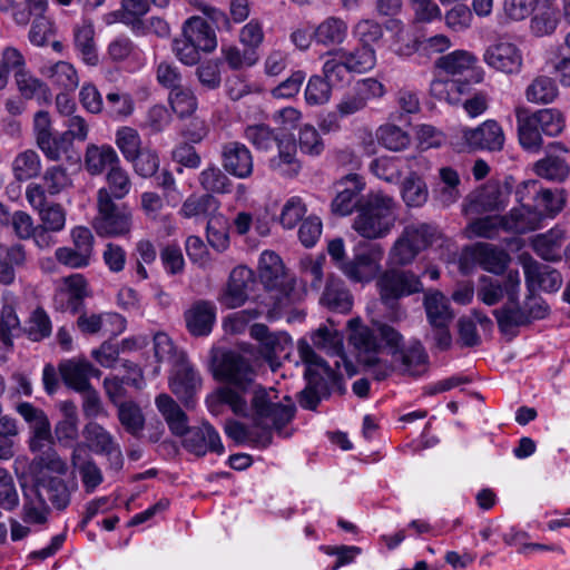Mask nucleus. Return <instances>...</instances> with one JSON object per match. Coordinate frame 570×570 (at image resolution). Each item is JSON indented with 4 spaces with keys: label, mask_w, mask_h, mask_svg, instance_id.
<instances>
[{
    "label": "nucleus",
    "mask_w": 570,
    "mask_h": 570,
    "mask_svg": "<svg viewBox=\"0 0 570 570\" xmlns=\"http://www.w3.org/2000/svg\"><path fill=\"white\" fill-rule=\"evenodd\" d=\"M216 376L227 385L207 397L206 404L210 413L219 415L224 405H228L233 413H246L247 395L255 387L262 386L255 382L256 372L250 361L238 352H225L217 365Z\"/></svg>",
    "instance_id": "nucleus-1"
},
{
    "label": "nucleus",
    "mask_w": 570,
    "mask_h": 570,
    "mask_svg": "<svg viewBox=\"0 0 570 570\" xmlns=\"http://www.w3.org/2000/svg\"><path fill=\"white\" fill-rule=\"evenodd\" d=\"M246 413H235L236 415L247 417L254 429L261 432L258 439L264 446L272 443V432L275 431L281 436H288L284 431L295 415V404L291 397H284V402L278 397L276 390L264 386L255 387L249 395Z\"/></svg>",
    "instance_id": "nucleus-2"
},
{
    "label": "nucleus",
    "mask_w": 570,
    "mask_h": 570,
    "mask_svg": "<svg viewBox=\"0 0 570 570\" xmlns=\"http://www.w3.org/2000/svg\"><path fill=\"white\" fill-rule=\"evenodd\" d=\"M396 220V200L383 191H375L362 198L352 228L365 239H380L392 232Z\"/></svg>",
    "instance_id": "nucleus-3"
},
{
    "label": "nucleus",
    "mask_w": 570,
    "mask_h": 570,
    "mask_svg": "<svg viewBox=\"0 0 570 570\" xmlns=\"http://www.w3.org/2000/svg\"><path fill=\"white\" fill-rule=\"evenodd\" d=\"M299 357L307 365L305 377L307 384L298 394V403L305 410H316L322 399L328 397L330 381H334L336 373L318 356L313 346L305 340L297 344Z\"/></svg>",
    "instance_id": "nucleus-4"
},
{
    "label": "nucleus",
    "mask_w": 570,
    "mask_h": 570,
    "mask_svg": "<svg viewBox=\"0 0 570 570\" xmlns=\"http://www.w3.org/2000/svg\"><path fill=\"white\" fill-rule=\"evenodd\" d=\"M382 341L390 348L395 366L405 374L419 376L428 370V354L419 341L402 345V335L392 326L373 322Z\"/></svg>",
    "instance_id": "nucleus-5"
},
{
    "label": "nucleus",
    "mask_w": 570,
    "mask_h": 570,
    "mask_svg": "<svg viewBox=\"0 0 570 570\" xmlns=\"http://www.w3.org/2000/svg\"><path fill=\"white\" fill-rule=\"evenodd\" d=\"M95 232L101 237H119L130 233L131 213L119 205L107 191H97V214L92 220Z\"/></svg>",
    "instance_id": "nucleus-6"
},
{
    "label": "nucleus",
    "mask_w": 570,
    "mask_h": 570,
    "mask_svg": "<svg viewBox=\"0 0 570 570\" xmlns=\"http://www.w3.org/2000/svg\"><path fill=\"white\" fill-rule=\"evenodd\" d=\"M456 139L453 145L460 151L488 150L495 153L503 149L505 135L497 120L488 119L475 128H461Z\"/></svg>",
    "instance_id": "nucleus-7"
},
{
    "label": "nucleus",
    "mask_w": 570,
    "mask_h": 570,
    "mask_svg": "<svg viewBox=\"0 0 570 570\" xmlns=\"http://www.w3.org/2000/svg\"><path fill=\"white\" fill-rule=\"evenodd\" d=\"M382 303L393 307L404 296L422 292L420 277L410 271L387 269L376 281Z\"/></svg>",
    "instance_id": "nucleus-8"
},
{
    "label": "nucleus",
    "mask_w": 570,
    "mask_h": 570,
    "mask_svg": "<svg viewBox=\"0 0 570 570\" xmlns=\"http://www.w3.org/2000/svg\"><path fill=\"white\" fill-rule=\"evenodd\" d=\"M520 275L510 271L505 275L507 303L493 312L500 331L504 334H515V328L529 325L522 305H519Z\"/></svg>",
    "instance_id": "nucleus-9"
},
{
    "label": "nucleus",
    "mask_w": 570,
    "mask_h": 570,
    "mask_svg": "<svg viewBox=\"0 0 570 570\" xmlns=\"http://www.w3.org/2000/svg\"><path fill=\"white\" fill-rule=\"evenodd\" d=\"M515 197L519 203L532 200L535 210L542 214V220L553 218L559 214L566 204V196L562 189L542 188L537 180H528L518 186Z\"/></svg>",
    "instance_id": "nucleus-10"
},
{
    "label": "nucleus",
    "mask_w": 570,
    "mask_h": 570,
    "mask_svg": "<svg viewBox=\"0 0 570 570\" xmlns=\"http://www.w3.org/2000/svg\"><path fill=\"white\" fill-rule=\"evenodd\" d=\"M383 249L380 245L358 247L352 259L340 265L343 274L355 283H368L381 271Z\"/></svg>",
    "instance_id": "nucleus-11"
},
{
    "label": "nucleus",
    "mask_w": 570,
    "mask_h": 570,
    "mask_svg": "<svg viewBox=\"0 0 570 570\" xmlns=\"http://www.w3.org/2000/svg\"><path fill=\"white\" fill-rule=\"evenodd\" d=\"M169 387L185 407H194L195 396L202 387V377L186 355H180L179 362L173 366Z\"/></svg>",
    "instance_id": "nucleus-12"
},
{
    "label": "nucleus",
    "mask_w": 570,
    "mask_h": 570,
    "mask_svg": "<svg viewBox=\"0 0 570 570\" xmlns=\"http://www.w3.org/2000/svg\"><path fill=\"white\" fill-rule=\"evenodd\" d=\"M476 57L466 50H455L441 56L435 61V68L450 76L469 81V85L480 83L483 80L482 71L476 69Z\"/></svg>",
    "instance_id": "nucleus-13"
},
{
    "label": "nucleus",
    "mask_w": 570,
    "mask_h": 570,
    "mask_svg": "<svg viewBox=\"0 0 570 570\" xmlns=\"http://www.w3.org/2000/svg\"><path fill=\"white\" fill-rule=\"evenodd\" d=\"M385 94L384 86L373 78L363 79L347 91L336 105L341 117H347L364 110L367 104Z\"/></svg>",
    "instance_id": "nucleus-14"
},
{
    "label": "nucleus",
    "mask_w": 570,
    "mask_h": 570,
    "mask_svg": "<svg viewBox=\"0 0 570 570\" xmlns=\"http://www.w3.org/2000/svg\"><path fill=\"white\" fill-rule=\"evenodd\" d=\"M26 199L38 212L40 226L57 233L65 228L67 219L66 209L58 203L48 204L47 196H43V190L38 184L32 183L27 186Z\"/></svg>",
    "instance_id": "nucleus-15"
},
{
    "label": "nucleus",
    "mask_w": 570,
    "mask_h": 570,
    "mask_svg": "<svg viewBox=\"0 0 570 570\" xmlns=\"http://www.w3.org/2000/svg\"><path fill=\"white\" fill-rule=\"evenodd\" d=\"M249 334L259 342V352L272 366L289 355L292 338L283 332L271 333L264 324H254L250 326Z\"/></svg>",
    "instance_id": "nucleus-16"
},
{
    "label": "nucleus",
    "mask_w": 570,
    "mask_h": 570,
    "mask_svg": "<svg viewBox=\"0 0 570 570\" xmlns=\"http://www.w3.org/2000/svg\"><path fill=\"white\" fill-rule=\"evenodd\" d=\"M350 330L348 342L357 352L358 361L362 364H373L377 361L381 344L374 330L364 325L360 317L351 318L347 322Z\"/></svg>",
    "instance_id": "nucleus-17"
},
{
    "label": "nucleus",
    "mask_w": 570,
    "mask_h": 570,
    "mask_svg": "<svg viewBox=\"0 0 570 570\" xmlns=\"http://www.w3.org/2000/svg\"><path fill=\"white\" fill-rule=\"evenodd\" d=\"M87 445L92 452L106 455L116 469L122 465V453L119 444L109 431L97 422L90 421L82 431Z\"/></svg>",
    "instance_id": "nucleus-18"
},
{
    "label": "nucleus",
    "mask_w": 570,
    "mask_h": 570,
    "mask_svg": "<svg viewBox=\"0 0 570 570\" xmlns=\"http://www.w3.org/2000/svg\"><path fill=\"white\" fill-rule=\"evenodd\" d=\"M484 61L499 71L515 73L521 70L523 58L515 43L499 39L485 50Z\"/></svg>",
    "instance_id": "nucleus-19"
},
{
    "label": "nucleus",
    "mask_w": 570,
    "mask_h": 570,
    "mask_svg": "<svg viewBox=\"0 0 570 570\" xmlns=\"http://www.w3.org/2000/svg\"><path fill=\"white\" fill-rule=\"evenodd\" d=\"M523 269L529 292L539 288L547 293H553L562 285V276L557 269L531 257L524 259Z\"/></svg>",
    "instance_id": "nucleus-20"
},
{
    "label": "nucleus",
    "mask_w": 570,
    "mask_h": 570,
    "mask_svg": "<svg viewBox=\"0 0 570 570\" xmlns=\"http://www.w3.org/2000/svg\"><path fill=\"white\" fill-rule=\"evenodd\" d=\"M70 462L72 468L79 473L82 487L87 493L95 492L104 482L102 471L86 450V444L76 443L73 445Z\"/></svg>",
    "instance_id": "nucleus-21"
},
{
    "label": "nucleus",
    "mask_w": 570,
    "mask_h": 570,
    "mask_svg": "<svg viewBox=\"0 0 570 570\" xmlns=\"http://www.w3.org/2000/svg\"><path fill=\"white\" fill-rule=\"evenodd\" d=\"M222 165L228 174L244 179L253 174V155L246 145L228 141L222 146Z\"/></svg>",
    "instance_id": "nucleus-22"
},
{
    "label": "nucleus",
    "mask_w": 570,
    "mask_h": 570,
    "mask_svg": "<svg viewBox=\"0 0 570 570\" xmlns=\"http://www.w3.org/2000/svg\"><path fill=\"white\" fill-rule=\"evenodd\" d=\"M184 436V448L198 456L205 455L209 451L217 454L224 452L219 434L208 423H204L200 426L188 428Z\"/></svg>",
    "instance_id": "nucleus-23"
},
{
    "label": "nucleus",
    "mask_w": 570,
    "mask_h": 570,
    "mask_svg": "<svg viewBox=\"0 0 570 570\" xmlns=\"http://www.w3.org/2000/svg\"><path fill=\"white\" fill-rule=\"evenodd\" d=\"M546 153V157L534 164L537 175L549 180H564L570 167L562 156L568 154L569 149L562 142L556 141L548 145Z\"/></svg>",
    "instance_id": "nucleus-24"
},
{
    "label": "nucleus",
    "mask_w": 570,
    "mask_h": 570,
    "mask_svg": "<svg viewBox=\"0 0 570 570\" xmlns=\"http://www.w3.org/2000/svg\"><path fill=\"white\" fill-rule=\"evenodd\" d=\"M364 189V183L357 174H350L337 183V194L332 202V212L334 214L346 216L354 209L357 210L360 193Z\"/></svg>",
    "instance_id": "nucleus-25"
},
{
    "label": "nucleus",
    "mask_w": 570,
    "mask_h": 570,
    "mask_svg": "<svg viewBox=\"0 0 570 570\" xmlns=\"http://www.w3.org/2000/svg\"><path fill=\"white\" fill-rule=\"evenodd\" d=\"M60 375L69 387L81 393L91 389L90 377H100V370L85 360H67L59 365Z\"/></svg>",
    "instance_id": "nucleus-26"
},
{
    "label": "nucleus",
    "mask_w": 570,
    "mask_h": 570,
    "mask_svg": "<svg viewBox=\"0 0 570 570\" xmlns=\"http://www.w3.org/2000/svg\"><path fill=\"white\" fill-rule=\"evenodd\" d=\"M519 207L512 208L509 214L501 217L502 227L515 234H525L541 227L542 214L535 210L533 205L520 203Z\"/></svg>",
    "instance_id": "nucleus-27"
},
{
    "label": "nucleus",
    "mask_w": 570,
    "mask_h": 570,
    "mask_svg": "<svg viewBox=\"0 0 570 570\" xmlns=\"http://www.w3.org/2000/svg\"><path fill=\"white\" fill-rule=\"evenodd\" d=\"M32 487L41 494L46 492L48 500L57 510H65L70 503L72 492L77 489V483L67 482L61 476L41 475Z\"/></svg>",
    "instance_id": "nucleus-28"
},
{
    "label": "nucleus",
    "mask_w": 570,
    "mask_h": 570,
    "mask_svg": "<svg viewBox=\"0 0 570 570\" xmlns=\"http://www.w3.org/2000/svg\"><path fill=\"white\" fill-rule=\"evenodd\" d=\"M184 318L193 336H206L212 332L216 318L215 305L208 301H197L184 313Z\"/></svg>",
    "instance_id": "nucleus-29"
},
{
    "label": "nucleus",
    "mask_w": 570,
    "mask_h": 570,
    "mask_svg": "<svg viewBox=\"0 0 570 570\" xmlns=\"http://www.w3.org/2000/svg\"><path fill=\"white\" fill-rule=\"evenodd\" d=\"M253 273L250 269L239 266L232 271L227 288L223 294L220 302L227 308H236L243 305L248 297V286L253 283Z\"/></svg>",
    "instance_id": "nucleus-30"
},
{
    "label": "nucleus",
    "mask_w": 570,
    "mask_h": 570,
    "mask_svg": "<svg viewBox=\"0 0 570 570\" xmlns=\"http://www.w3.org/2000/svg\"><path fill=\"white\" fill-rule=\"evenodd\" d=\"M276 148L277 155L269 159V168L282 176H296L301 170V163L296 158L295 141L291 137L282 135Z\"/></svg>",
    "instance_id": "nucleus-31"
},
{
    "label": "nucleus",
    "mask_w": 570,
    "mask_h": 570,
    "mask_svg": "<svg viewBox=\"0 0 570 570\" xmlns=\"http://www.w3.org/2000/svg\"><path fill=\"white\" fill-rule=\"evenodd\" d=\"M125 318L117 313L88 314L77 318V326L83 334H97L100 331L120 333L125 330Z\"/></svg>",
    "instance_id": "nucleus-32"
},
{
    "label": "nucleus",
    "mask_w": 570,
    "mask_h": 570,
    "mask_svg": "<svg viewBox=\"0 0 570 570\" xmlns=\"http://www.w3.org/2000/svg\"><path fill=\"white\" fill-rule=\"evenodd\" d=\"M472 257L484 271L493 274H502L510 256L505 250L488 243H478L472 248Z\"/></svg>",
    "instance_id": "nucleus-33"
},
{
    "label": "nucleus",
    "mask_w": 570,
    "mask_h": 570,
    "mask_svg": "<svg viewBox=\"0 0 570 570\" xmlns=\"http://www.w3.org/2000/svg\"><path fill=\"white\" fill-rule=\"evenodd\" d=\"M156 406L165 419L170 432L183 436L188 431V416L179 404L168 394H159L155 400Z\"/></svg>",
    "instance_id": "nucleus-34"
},
{
    "label": "nucleus",
    "mask_w": 570,
    "mask_h": 570,
    "mask_svg": "<svg viewBox=\"0 0 570 570\" xmlns=\"http://www.w3.org/2000/svg\"><path fill=\"white\" fill-rule=\"evenodd\" d=\"M470 91L469 81H463L461 78H438L430 86V94L433 98L450 105L462 102V96L470 94Z\"/></svg>",
    "instance_id": "nucleus-35"
},
{
    "label": "nucleus",
    "mask_w": 570,
    "mask_h": 570,
    "mask_svg": "<svg viewBox=\"0 0 570 570\" xmlns=\"http://www.w3.org/2000/svg\"><path fill=\"white\" fill-rule=\"evenodd\" d=\"M120 163L116 150L109 145H88L85 153V168L90 175H100Z\"/></svg>",
    "instance_id": "nucleus-36"
},
{
    "label": "nucleus",
    "mask_w": 570,
    "mask_h": 570,
    "mask_svg": "<svg viewBox=\"0 0 570 570\" xmlns=\"http://www.w3.org/2000/svg\"><path fill=\"white\" fill-rule=\"evenodd\" d=\"M518 124V138L523 149L532 153L540 150L542 146V131L533 121L530 112L522 107L515 109Z\"/></svg>",
    "instance_id": "nucleus-37"
},
{
    "label": "nucleus",
    "mask_w": 570,
    "mask_h": 570,
    "mask_svg": "<svg viewBox=\"0 0 570 570\" xmlns=\"http://www.w3.org/2000/svg\"><path fill=\"white\" fill-rule=\"evenodd\" d=\"M423 305L431 326L450 325L452 323L454 313L450 307L448 298L441 292L426 293Z\"/></svg>",
    "instance_id": "nucleus-38"
},
{
    "label": "nucleus",
    "mask_w": 570,
    "mask_h": 570,
    "mask_svg": "<svg viewBox=\"0 0 570 570\" xmlns=\"http://www.w3.org/2000/svg\"><path fill=\"white\" fill-rule=\"evenodd\" d=\"M183 30L202 51L212 52L217 47L214 29L200 17L189 18Z\"/></svg>",
    "instance_id": "nucleus-39"
},
{
    "label": "nucleus",
    "mask_w": 570,
    "mask_h": 570,
    "mask_svg": "<svg viewBox=\"0 0 570 570\" xmlns=\"http://www.w3.org/2000/svg\"><path fill=\"white\" fill-rule=\"evenodd\" d=\"M321 302L331 311L343 314L348 313L353 305L352 295L345 288L344 283L334 277L327 279Z\"/></svg>",
    "instance_id": "nucleus-40"
},
{
    "label": "nucleus",
    "mask_w": 570,
    "mask_h": 570,
    "mask_svg": "<svg viewBox=\"0 0 570 570\" xmlns=\"http://www.w3.org/2000/svg\"><path fill=\"white\" fill-rule=\"evenodd\" d=\"M566 240V230L556 226L544 234H539L532 239L533 250L544 261L560 258L559 250Z\"/></svg>",
    "instance_id": "nucleus-41"
},
{
    "label": "nucleus",
    "mask_w": 570,
    "mask_h": 570,
    "mask_svg": "<svg viewBox=\"0 0 570 570\" xmlns=\"http://www.w3.org/2000/svg\"><path fill=\"white\" fill-rule=\"evenodd\" d=\"M35 482L38 476H62L68 472L67 462L57 453L53 448H48L38 454L31 463Z\"/></svg>",
    "instance_id": "nucleus-42"
},
{
    "label": "nucleus",
    "mask_w": 570,
    "mask_h": 570,
    "mask_svg": "<svg viewBox=\"0 0 570 570\" xmlns=\"http://www.w3.org/2000/svg\"><path fill=\"white\" fill-rule=\"evenodd\" d=\"M510 191L495 183L484 185L475 193L472 202L485 212L503 209L509 203Z\"/></svg>",
    "instance_id": "nucleus-43"
},
{
    "label": "nucleus",
    "mask_w": 570,
    "mask_h": 570,
    "mask_svg": "<svg viewBox=\"0 0 570 570\" xmlns=\"http://www.w3.org/2000/svg\"><path fill=\"white\" fill-rule=\"evenodd\" d=\"M559 21V11L552 2H534L532 8L531 30L535 36L552 33Z\"/></svg>",
    "instance_id": "nucleus-44"
},
{
    "label": "nucleus",
    "mask_w": 570,
    "mask_h": 570,
    "mask_svg": "<svg viewBox=\"0 0 570 570\" xmlns=\"http://www.w3.org/2000/svg\"><path fill=\"white\" fill-rule=\"evenodd\" d=\"M259 276L266 287L275 288L284 283V265L274 252H264L259 259Z\"/></svg>",
    "instance_id": "nucleus-45"
},
{
    "label": "nucleus",
    "mask_w": 570,
    "mask_h": 570,
    "mask_svg": "<svg viewBox=\"0 0 570 570\" xmlns=\"http://www.w3.org/2000/svg\"><path fill=\"white\" fill-rule=\"evenodd\" d=\"M14 78L18 90L26 99L36 98L40 104L50 102V89L45 82L29 75L24 70L16 71Z\"/></svg>",
    "instance_id": "nucleus-46"
},
{
    "label": "nucleus",
    "mask_w": 570,
    "mask_h": 570,
    "mask_svg": "<svg viewBox=\"0 0 570 570\" xmlns=\"http://www.w3.org/2000/svg\"><path fill=\"white\" fill-rule=\"evenodd\" d=\"M347 36V23L336 17H328L314 31L317 43L333 46L342 43Z\"/></svg>",
    "instance_id": "nucleus-47"
},
{
    "label": "nucleus",
    "mask_w": 570,
    "mask_h": 570,
    "mask_svg": "<svg viewBox=\"0 0 570 570\" xmlns=\"http://www.w3.org/2000/svg\"><path fill=\"white\" fill-rule=\"evenodd\" d=\"M460 177L458 173L450 168L440 169V183L435 188V197L442 206H450L460 198Z\"/></svg>",
    "instance_id": "nucleus-48"
},
{
    "label": "nucleus",
    "mask_w": 570,
    "mask_h": 570,
    "mask_svg": "<svg viewBox=\"0 0 570 570\" xmlns=\"http://www.w3.org/2000/svg\"><path fill=\"white\" fill-rule=\"evenodd\" d=\"M311 340L316 348L345 361L343 336L336 330L321 326L313 332Z\"/></svg>",
    "instance_id": "nucleus-49"
},
{
    "label": "nucleus",
    "mask_w": 570,
    "mask_h": 570,
    "mask_svg": "<svg viewBox=\"0 0 570 570\" xmlns=\"http://www.w3.org/2000/svg\"><path fill=\"white\" fill-rule=\"evenodd\" d=\"M11 168L13 176L18 181H27L39 175L41 170V160L35 150L27 149L14 157Z\"/></svg>",
    "instance_id": "nucleus-50"
},
{
    "label": "nucleus",
    "mask_w": 570,
    "mask_h": 570,
    "mask_svg": "<svg viewBox=\"0 0 570 570\" xmlns=\"http://www.w3.org/2000/svg\"><path fill=\"white\" fill-rule=\"evenodd\" d=\"M559 90L556 81L548 76H538L525 90L528 101L533 104H551L558 97Z\"/></svg>",
    "instance_id": "nucleus-51"
},
{
    "label": "nucleus",
    "mask_w": 570,
    "mask_h": 570,
    "mask_svg": "<svg viewBox=\"0 0 570 570\" xmlns=\"http://www.w3.org/2000/svg\"><path fill=\"white\" fill-rule=\"evenodd\" d=\"M53 85L65 91H73L79 86V77L75 67L67 61H58L42 72Z\"/></svg>",
    "instance_id": "nucleus-52"
},
{
    "label": "nucleus",
    "mask_w": 570,
    "mask_h": 570,
    "mask_svg": "<svg viewBox=\"0 0 570 570\" xmlns=\"http://www.w3.org/2000/svg\"><path fill=\"white\" fill-rule=\"evenodd\" d=\"M350 71L363 73L371 70L376 62L375 51L368 46H361L352 51L338 50Z\"/></svg>",
    "instance_id": "nucleus-53"
},
{
    "label": "nucleus",
    "mask_w": 570,
    "mask_h": 570,
    "mask_svg": "<svg viewBox=\"0 0 570 570\" xmlns=\"http://www.w3.org/2000/svg\"><path fill=\"white\" fill-rule=\"evenodd\" d=\"M107 187L99 190L107 191L112 199L125 198L131 189V179L128 171L120 166V163L111 167L106 175Z\"/></svg>",
    "instance_id": "nucleus-54"
},
{
    "label": "nucleus",
    "mask_w": 570,
    "mask_h": 570,
    "mask_svg": "<svg viewBox=\"0 0 570 570\" xmlns=\"http://www.w3.org/2000/svg\"><path fill=\"white\" fill-rule=\"evenodd\" d=\"M38 185L43 190V196H56L69 188L72 185V180L65 167L55 165L45 170L42 184Z\"/></svg>",
    "instance_id": "nucleus-55"
},
{
    "label": "nucleus",
    "mask_w": 570,
    "mask_h": 570,
    "mask_svg": "<svg viewBox=\"0 0 570 570\" xmlns=\"http://www.w3.org/2000/svg\"><path fill=\"white\" fill-rule=\"evenodd\" d=\"M403 232L420 253L430 247L440 235L438 226L431 223H413L406 225Z\"/></svg>",
    "instance_id": "nucleus-56"
},
{
    "label": "nucleus",
    "mask_w": 570,
    "mask_h": 570,
    "mask_svg": "<svg viewBox=\"0 0 570 570\" xmlns=\"http://www.w3.org/2000/svg\"><path fill=\"white\" fill-rule=\"evenodd\" d=\"M244 137L257 149L271 151L276 147L282 136L266 125H250L244 130Z\"/></svg>",
    "instance_id": "nucleus-57"
},
{
    "label": "nucleus",
    "mask_w": 570,
    "mask_h": 570,
    "mask_svg": "<svg viewBox=\"0 0 570 570\" xmlns=\"http://www.w3.org/2000/svg\"><path fill=\"white\" fill-rule=\"evenodd\" d=\"M23 520L28 523L43 524L47 521L48 505L42 494L31 487L24 492Z\"/></svg>",
    "instance_id": "nucleus-58"
},
{
    "label": "nucleus",
    "mask_w": 570,
    "mask_h": 570,
    "mask_svg": "<svg viewBox=\"0 0 570 570\" xmlns=\"http://www.w3.org/2000/svg\"><path fill=\"white\" fill-rule=\"evenodd\" d=\"M429 191L424 180L411 173L402 184V198L410 207H421L428 200Z\"/></svg>",
    "instance_id": "nucleus-59"
},
{
    "label": "nucleus",
    "mask_w": 570,
    "mask_h": 570,
    "mask_svg": "<svg viewBox=\"0 0 570 570\" xmlns=\"http://www.w3.org/2000/svg\"><path fill=\"white\" fill-rule=\"evenodd\" d=\"M118 419L124 429L132 436H139L145 426V417L140 407L132 401L118 404Z\"/></svg>",
    "instance_id": "nucleus-60"
},
{
    "label": "nucleus",
    "mask_w": 570,
    "mask_h": 570,
    "mask_svg": "<svg viewBox=\"0 0 570 570\" xmlns=\"http://www.w3.org/2000/svg\"><path fill=\"white\" fill-rule=\"evenodd\" d=\"M115 144L126 160L132 158L134 155L145 147L138 130L129 126H122L117 129Z\"/></svg>",
    "instance_id": "nucleus-61"
},
{
    "label": "nucleus",
    "mask_w": 570,
    "mask_h": 570,
    "mask_svg": "<svg viewBox=\"0 0 570 570\" xmlns=\"http://www.w3.org/2000/svg\"><path fill=\"white\" fill-rule=\"evenodd\" d=\"M530 116L544 135L557 136L564 128V117L558 109L546 108L532 112Z\"/></svg>",
    "instance_id": "nucleus-62"
},
{
    "label": "nucleus",
    "mask_w": 570,
    "mask_h": 570,
    "mask_svg": "<svg viewBox=\"0 0 570 570\" xmlns=\"http://www.w3.org/2000/svg\"><path fill=\"white\" fill-rule=\"evenodd\" d=\"M376 138L382 146L394 151L402 150L410 144L407 132L393 124H385L379 127Z\"/></svg>",
    "instance_id": "nucleus-63"
},
{
    "label": "nucleus",
    "mask_w": 570,
    "mask_h": 570,
    "mask_svg": "<svg viewBox=\"0 0 570 570\" xmlns=\"http://www.w3.org/2000/svg\"><path fill=\"white\" fill-rule=\"evenodd\" d=\"M168 101L179 117L190 116L197 109V98L194 91L181 85L170 90Z\"/></svg>",
    "instance_id": "nucleus-64"
}]
</instances>
